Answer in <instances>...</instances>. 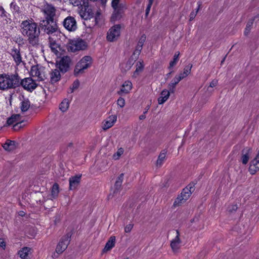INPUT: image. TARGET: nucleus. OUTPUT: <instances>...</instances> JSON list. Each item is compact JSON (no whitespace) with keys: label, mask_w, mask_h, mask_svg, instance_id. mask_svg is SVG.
<instances>
[{"label":"nucleus","mask_w":259,"mask_h":259,"mask_svg":"<svg viewBox=\"0 0 259 259\" xmlns=\"http://www.w3.org/2000/svg\"><path fill=\"white\" fill-rule=\"evenodd\" d=\"M237 208H238V207L236 204L232 205L228 207V211L232 213V212L236 211L237 210Z\"/></svg>","instance_id":"nucleus-51"},{"label":"nucleus","mask_w":259,"mask_h":259,"mask_svg":"<svg viewBox=\"0 0 259 259\" xmlns=\"http://www.w3.org/2000/svg\"><path fill=\"white\" fill-rule=\"evenodd\" d=\"M192 193V192L190 191L188 188L185 187L183 189L182 192L180 195L183 196V198H184V201H186L189 198Z\"/></svg>","instance_id":"nucleus-37"},{"label":"nucleus","mask_w":259,"mask_h":259,"mask_svg":"<svg viewBox=\"0 0 259 259\" xmlns=\"http://www.w3.org/2000/svg\"><path fill=\"white\" fill-rule=\"evenodd\" d=\"M123 149L122 148H119L118 151L113 155L114 159H118L119 157L123 153Z\"/></svg>","instance_id":"nucleus-44"},{"label":"nucleus","mask_w":259,"mask_h":259,"mask_svg":"<svg viewBox=\"0 0 259 259\" xmlns=\"http://www.w3.org/2000/svg\"><path fill=\"white\" fill-rule=\"evenodd\" d=\"M42 20L40 21L39 24V28L44 30V31L48 34H52L58 30V26L56 21L49 22Z\"/></svg>","instance_id":"nucleus-9"},{"label":"nucleus","mask_w":259,"mask_h":259,"mask_svg":"<svg viewBox=\"0 0 259 259\" xmlns=\"http://www.w3.org/2000/svg\"><path fill=\"white\" fill-rule=\"evenodd\" d=\"M60 59L56 62V66L59 69L60 71L63 73H65L68 71L70 69V66L71 62V60L70 57L68 56L61 55L58 57Z\"/></svg>","instance_id":"nucleus-7"},{"label":"nucleus","mask_w":259,"mask_h":259,"mask_svg":"<svg viewBox=\"0 0 259 259\" xmlns=\"http://www.w3.org/2000/svg\"><path fill=\"white\" fill-rule=\"evenodd\" d=\"M146 35L145 34H143L141 36V38H140L138 45H141L142 47H143V46L144 45V43L146 41Z\"/></svg>","instance_id":"nucleus-49"},{"label":"nucleus","mask_w":259,"mask_h":259,"mask_svg":"<svg viewBox=\"0 0 259 259\" xmlns=\"http://www.w3.org/2000/svg\"><path fill=\"white\" fill-rule=\"evenodd\" d=\"M121 26L119 24L114 25L109 29L107 34L108 41L112 42L116 40L120 35Z\"/></svg>","instance_id":"nucleus-10"},{"label":"nucleus","mask_w":259,"mask_h":259,"mask_svg":"<svg viewBox=\"0 0 259 259\" xmlns=\"http://www.w3.org/2000/svg\"><path fill=\"white\" fill-rule=\"evenodd\" d=\"M179 52H177L175 54L172 61H171L169 63V65L168 67V69H171V68L177 64L179 60Z\"/></svg>","instance_id":"nucleus-33"},{"label":"nucleus","mask_w":259,"mask_h":259,"mask_svg":"<svg viewBox=\"0 0 259 259\" xmlns=\"http://www.w3.org/2000/svg\"><path fill=\"white\" fill-rule=\"evenodd\" d=\"M142 48H143V47H142L141 45H138L136 47V49L135 51L134 52V53H136L137 54H138V56H139L140 53L141 52V50L142 49Z\"/></svg>","instance_id":"nucleus-55"},{"label":"nucleus","mask_w":259,"mask_h":259,"mask_svg":"<svg viewBox=\"0 0 259 259\" xmlns=\"http://www.w3.org/2000/svg\"><path fill=\"white\" fill-rule=\"evenodd\" d=\"M81 175H77L72 176L69 178V187L70 190H74L77 189L80 184Z\"/></svg>","instance_id":"nucleus-13"},{"label":"nucleus","mask_w":259,"mask_h":259,"mask_svg":"<svg viewBox=\"0 0 259 259\" xmlns=\"http://www.w3.org/2000/svg\"><path fill=\"white\" fill-rule=\"evenodd\" d=\"M115 236H112L110 237L108 241L106 243L105 247L104 248L103 251L106 252L111 249L115 245Z\"/></svg>","instance_id":"nucleus-23"},{"label":"nucleus","mask_w":259,"mask_h":259,"mask_svg":"<svg viewBox=\"0 0 259 259\" xmlns=\"http://www.w3.org/2000/svg\"><path fill=\"white\" fill-rule=\"evenodd\" d=\"M132 88V82L128 80L125 81L122 85L120 90L117 92V94L119 95H122L123 94H128Z\"/></svg>","instance_id":"nucleus-17"},{"label":"nucleus","mask_w":259,"mask_h":259,"mask_svg":"<svg viewBox=\"0 0 259 259\" xmlns=\"http://www.w3.org/2000/svg\"><path fill=\"white\" fill-rule=\"evenodd\" d=\"M152 4L153 3H150L148 2V4L147 6V8H146V9L145 11V17H147L149 15V13L150 11L151 7V6L152 5Z\"/></svg>","instance_id":"nucleus-53"},{"label":"nucleus","mask_w":259,"mask_h":259,"mask_svg":"<svg viewBox=\"0 0 259 259\" xmlns=\"http://www.w3.org/2000/svg\"><path fill=\"white\" fill-rule=\"evenodd\" d=\"M14 122H15V120L13 119V118L10 117L7 119V124L8 125H10L13 124Z\"/></svg>","instance_id":"nucleus-57"},{"label":"nucleus","mask_w":259,"mask_h":259,"mask_svg":"<svg viewBox=\"0 0 259 259\" xmlns=\"http://www.w3.org/2000/svg\"><path fill=\"white\" fill-rule=\"evenodd\" d=\"M21 32L24 36L28 37V43L33 47L40 46V28L33 19L23 21L21 24Z\"/></svg>","instance_id":"nucleus-1"},{"label":"nucleus","mask_w":259,"mask_h":259,"mask_svg":"<svg viewBox=\"0 0 259 259\" xmlns=\"http://www.w3.org/2000/svg\"><path fill=\"white\" fill-rule=\"evenodd\" d=\"M20 109L22 112L27 111L30 106V102L28 98L24 99L21 103Z\"/></svg>","instance_id":"nucleus-30"},{"label":"nucleus","mask_w":259,"mask_h":259,"mask_svg":"<svg viewBox=\"0 0 259 259\" xmlns=\"http://www.w3.org/2000/svg\"><path fill=\"white\" fill-rule=\"evenodd\" d=\"M120 191H121V190H117L116 188H114L112 196L116 197L117 196V195L119 194Z\"/></svg>","instance_id":"nucleus-61"},{"label":"nucleus","mask_w":259,"mask_h":259,"mask_svg":"<svg viewBox=\"0 0 259 259\" xmlns=\"http://www.w3.org/2000/svg\"><path fill=\"white\" fill-rule=\"evenodd\" d=\"M251 151V149L249 147H245L242 150L241 160L243 164L245 165L248 163Z\"/></svg>","instance_id":"nucleus-15"},{"label":"nucleus","mask_w":259,"mask_h":259,"mask_svg":"<svg viewBox=\"0 0 259 259\" xmlns=\"http://www.w3.org/2000/svg\"><path fill=\"white\" fill-rule=\"evenodd\" d=\"M18 87V74H0V89L6 90Z\"/></svg>","instance_id":"nucleus-2"},{"label":"nucleus","mask_w":259,"mask_h":259,"mask_svg":"<svg viewBox=\"0 0 259 259\" xmlns=\"http://www.w3.org/2000/svg\"><path fill=\"white\" fill-rule=\"evenodd\" d=\"M181 77H179L177 75L171 81L168 85V89L171 93L175 92L176 85L181 80Z\"/></svg>","instance_id":"nucleus-22"},{"label":"nucleus","mask_w":259,"mask_h":259,"mask_svg":"<svg viewBox=\"0 0 259 259\" xmlns=\"http://www.w3.org/2000/svg\"><path fill=\"white\" fill-rule=\"evenodd\" d=\"M133 65L134 63L132 62L130 60H128L126 63L121 64L120 65V67L122 71H123V69L124 70V71H126L127 70H129Z\"/></svg>","instance_id":"nucleus-36"},{"label":"nucleus","mask_w":259,"mask_h":259,"mask_svg":"<svg viewBox=\"0 0 259 259\" xmlns=\"http://www.w3.org/2000/svg\"><path fill=\"white\" fill-rule=\"evenodd\" d=\"M184 198H183V196L181 195H179L178 197L175 199L174 204L173 206L176 207L178 206H179L181 203H183V202H185Z\"/></svg>","instance_id":"nucleus-41"},{"label":"nucleus","mask_w":259,"mask_h":259,"mask_svg":"<svg viewBox=\"0 0 259 259\" xmlns=\"http://www.w3.org/2000/svg\"><path fill=\"white\" fill-rule=\"evenodd\" d=\"M64 27L69 31H74L77 29V24L75 18L72 16L67 17L63 21Z\"/></svg>","instance_id":"nucleus-11"},{"label":"nucleus","mask_w":259,"mask_h":259,"mask_svg":"<svg viewBox=\"0 0 259 259\" xmlns=\"http://www.w3.org/2000/svg\"><path fill=\"white\" fill-rule=\"evenodd\" d=\"M166 153L167 151L166 150L161 151L156 161L157 166L160 167L163 164L164 161L165 160Z\"/></svg>","instance_id":"nucleus-27"},{"label":"nucleus","mask_w":259,"mask_h":259,"mask_svg":"<svg viewBox=\"0 0 259 259\" xmlns=\"http://www.w3.org/2000/svg\"><path fill=\"white\" fill-rule=\"evenodd\" d=\"M73 233V230H71L61 237L56 248V251L58 254L62 253L67 248Z\"/></svg>","instance_id":"nucleus-6"},{"label":"nucleus","mask_w":259,"mask_h":259,"mask_svg":"<svg viewBox=\"0 0 259 259\" xmlns=\"http://www.w3.org/2000/svg\"><path fill=\"white\" fill-rule=\"evenodd\" d=\"M197 4H198L197 8L195 11H192L190 14V16H189L190 17V18H189L190 21H192L195 18L198 11L200 9L201 7L202 2H201V1L198 2Z\"/></svg>","instance_id":"nucleus-34"},{"label":"nucleus","mask_w":259,"mask_h":259,"mask_svg":"<svg viewBox=\"0 0 259 259\" xmlns=\"http://www.w3.org/2000/svg\"><path fill=\"white\" fill-rule=\"evenodd\" d=\"M258 17H259V15H257L255 16H254L253 18L249 20V21L247 22V23L246 24V27L245 28L244 32V35L245 36L248 35V34L249 33L250 30L252 28L254 21L255 20L256 18H257Z\"/></svg>","instance_id":"nucleus-26"},{"label":"nucleus","mask_w":259,"mask_h":259,"mask_svg":"<svg viewBox=\"0 0 259 259\" xmlns=\"http://www.w3.org/2000/svg\"><path fill=\"white\" fill-rule=\"evenodd\" d=\"M122 13L121 9L114 10L111 17V21L114 23L116 21L120 19L122 17Z\"/></svg>","instance_id":"nucleus-25"},{"label":"nucleus","mask_w":259,"mask_h":259,"mask_svg":"<svg viewBox=\"0 0 259 259\" xmlns=\"http://www.w3.org/2000/svg\"><path fill=\"white\" fill-rule=\"evenodd\" d=\"M192 67V64L189 63L185 67L183 72H181L178 76L181 77V79H183L190 73Z\"/></svg>","instance_id":"nucleus-28"},{"label":"nucleus","mask_w":259,"mask_h":259,"mask_svg":"<svg viewBox=\"0 0 259 259\" xmlns=\"http://www.w3.org/2000/svg\"><path fill=\"white\" fill-rule=\"evenodd\" d=\"M177 236L173 239L170 243V246L174 251L177 250L179 248V244L181 243V240L180 239V233L178 230L176 231Z\"/></svg>","instance_id":"nucleus-20"},{"label":"nucleus","mask_w":259,"mask_h":259,"mask_svg":"<svg viewBox=\"0 0 259 259\" xmlns=\"http://www.w3.org/2000/svg\"><path fill=\"white\" fill-rule=\"evenodd\" d=\"M170 92L169 91V90H167L165 89L161 92L160 95L161 96L164 97L165 98H166V99H168L169 96Z\"/></svg>","instance_id":"nucleus-48"},{"label":"nucleus","mask_w":259,"mask_h":259,"mask_svg":"<svg viewBox=\"0 0 259 259\" xmlns=\"http://www.w3.org/2000/svg\"><path fill=\"white\" fill-rule=\"evenodd\" d=\"M49 46H56V42L55 40H54V39L50 36L49 37Z\"/></svg>","instance_id":"nucleus-56"},{"label":"nucleus","mask_w":259,"mask_h":259,"mask_svg":"<svg viewBox=\"0 0 259 259\" xmlns=\"http://www.w3.org/2000/svg\"><path fill=\"white\" fill-rule=\"evenodd\" d=\"M10 8L13 10V13L14 14L17 13V14H19L21 12L20 7L15 2H12L11 3Z\"/></svg>","instance_id":"nucleus-39"},{"label":"nucleus","mask_w":259,"mask_h":259,"mask_svg":"<svg viewBox=\"0 0 259 259\" xmlns=\"http://www.w3.org/2000/svg\"><path fill=\"white\" fill-rule=\"evenodd\" d=\"M144 69L143 62L138 61L136 64V69L134 71L133 76L137 77L140 72H142Z\"/></svg>","instance_id":"nucleus-29"},{"label":"nucleus","mask_w":259,"mask_h":259,"mask_svg":"<svg viewBox=\"0 0 259 259\" xmlns=\"http://www.w3.org/2000/svg\"><path fill=\"white\" fill-rule=\"evenodd\" d=\"M117 120V116L116 115H111L108 118V120L105 121L103 126L104 130H107L109 128L111 127L114 122Z\"/></svg>","instance_id":"nucleus-19"},{"label":"nucleus","mask_w":259,"mask_h":259,"mask_svg":"<svg viewBox=\"0 0 259 259\" xmlns=\"http://www.w3.org/2000/svg\"><path fill=\"white\" fill-rule=\"evenodd\" d=\"M59 193V186L58 184L55 183L53 184L51 189V196L53 199H56Z\"/></svg>","instance_id":"nucleus-31"},{"label":"nucleus","mask_w":259,"mask_h":259,"mask_svg":"<svg viewBox=\"0 0 259 259\" xmlns=\"http://www.w3.org/2000/svg\"><path fill=\"white\" fill-rule=\"evenodd\" d=\"M69 101L67 99H65L63 100V101L60 104L59 109L62 112H65L69 107Z\"/></svg>","instance_id":"nucleus-35"},{"label":"nucleus","mask_w":259,"mask_h":259,"mask_svg":"<svg viewBox=\"0 0 259 259\" xmlns=\"http://www.w3.org/2000/svg\"><path fill=\"white\" fill-rule=\"evenodd\" d=\"M18 144L15 141L7 140L3 145L4 149L8 151H12L15 150Z\"/></svg>","instance_id":"nucleus-18"},{"label":"nucleus","mask_w":259,"mask_h":259,"mask_svg":"<svg viewBox=\"0 0 259 259\" xmlns=\"http://www.w3.org/2000/svg\"><path fill=\"white\" fill-rule=\"evenodd\" d=\"M117 104L120 107L122 108L125 105V100L123 98L119 97L117 101Z\"/></svg>","instance_id":"nucleus-47"},{"label":"nucleus","mask_w":259,"mask_h":259,"mask_svg":"<svg viewBox=\"0 0 259 259\" xmlns=\"http://www.w3.org/2000/svg\"><path fill=\"white\" fill-rule=\"evenodd\" d=\"M168 99L165 98L164 97L160 96L158 98V102L159 104H163Z\"/></svg>","instance_id":"nucleus-54"},{"label":"nucleus","mask_w":259,"mask_h":259,"mask_svg":"<svg viewBox=\"0 0 259 259\" xmlns=\"http://www.w3.org/2000/svg\"><path fill=\"white\" fill-rule=\"evenodd\" d=\"M18 122H17L16 124H15L13 126V130L14 131H18L20 129V127L19 126Z\"/></svg>","instance_id":"nucleus-63"},{"label":"nucleus","mask_w":259,"mask_h":259,"mask_svg":"<svg viewBox=\"0 0 259 259\" xmlns=\"http://www.w3.org/2000/svg\"><path fill=\"white\" fill-rule=\"evenodd\" d=\"M138 54H137L136 53H133L132 55L128 59V60L134 64L135 62L138 59Z\"/></svg>","instance_id":"nucleus-46"},{"label":"nucleus","mask_w":259,"mask_h":259,"mask_svg":"<svg viewBox=\"0 0 259 259\" xmlns=\"http://www.w3.org/2000/svg\"><path fill=\"white\" fill-rule=\"evenodd\" d=\"M93 63V59L90 56H84L79 62H78L74 69V75L77 77L79 74L85 72V70L90 68Z\"/></svg>","instance_id":"nucleus-3"},{"label":"nucleus","mask_w":259,"mask_h":259,"mask_svg":"<svg viewBox=\"0 0 259 259\" xmlns=\"http://www.w3.org/2000/svg\"><path fill=\"white\" fill-rule=\"evenodd\" d=\"M218 81L217 79H213L210 83L209 87L213 88L218 84Z\"/></svg>","instance_id":"nucleus-58"},{"label":"nucleus","mask_w":259,"mask_h":259,"mask_svg":"<svg viewBox=\"0 0 259 259\" xmlns=\"http://www.w3.org/2000/svg\"><path fill=\"white\" fill-rule=\"evenodd\" d=\"M29 251V248L28 247H24L22 250H20L18 252L20 257L21 258L26 259V257L28 255V252Z\"/></svg>","instance_id":"nucleus-38"},{"label":"nucleus","mask_w":259,"mask_h":259,"mask_svg":"<svg viewBox=\"0 0 259 259\" xmlns=\"http://www.w3.org/2000/svg\"><path fill=\"white\" fill-rule=\"evenodd\" d=\"M50 47L52 52H53L57 57L61 55V53L59 52V51L57 50V48H59L60 51L61 50V49L60 46L57 44H56V46H50Z\"/></svg>","instance_id":"nucleus-40"},{"label":"nucleus","mask_w":259,"mask_h":259,"mask_svg":"<svg viewBox=\"0 0 259 259\" xmlns=\"http://www.w3.org/2000/svg\"><path fill=\"white\" fill-rule=\"evenodd\" d=\"M133 226L134 224L132 223L127 225L124 228L125 232L130 233L133 229Z\"/></svg>","instance_id":"nucleus-50"},{"label":"nucleus","mask_w":259,"mask_h":259,"mask_svg":"<svg viewBox=\"0 0 259 259\" xmlns=\"http://www.w3.org/2000/svg\"><path fill=\"white\" fill-rule=\"evenodd\" d=\"M259 170V150L256 157L251 161L249 167V171L251 175L255 174Z\"/></svg>","instance_id":"nucleus-14"},{"label":"nucleus","mask_w":259,"mask_h":259,"mask_svg":"<svg viewBox=\"0 0 259 259\" xmlns=\"http://www.w3.org/2000/svg\"><path fill=\"white\" fill-rule=\"evenodd\" d=\"M124 174H121L117 178L116 181L114 184V188H116L117 190L122 189V183L123 180Z\"/></svg>","instance_id":"nucleus-32"},{"label":"nucleus","mask_w":259,"mask_h":259,"mask_svg":"<svg viewBox=\"0 0 259 259\" xmlns=\"http://www.w3.org/2000/svg\"><path fill=\"white\" fill-rule=\"evenodd\" d=\"M44 13L45 15V20L44 21L49 22L55 21L54 17L56 15V10L53 7H48L44 10Z\"/></svg>","instance_id":"nucleus-12"},{"label":"nucleus","mask_w":259,"mask_h":259,"mask_svg":"<svg viewBox=\"0 0 259 259\" xmlns=\"http://www.w3.org/2000/svg\"><path fill=\"white\" fill-rule=\"evenodd\" d=\"M67 149L70 150V151L72 152L73 150V144L72 143H69L67 146Z\"/></svg>","instance_id":"nucleus-62"},{"label":"nucleus","mask_w":259,"mask_h":259,"mask_svg":"<svg viewBox=\"0 0 259 259\" xmlns=\"http://www.w3.org/2000/svg\"><path fill=\"white\" fill-rule=\"evenodd\" d=\"M80 84V82L78 79H76L73 82L72 85L70 87V93H72L74 91L78 88Z\"/></svg>","instance_id":"nucleus-43"},{"label":"nucleus","mask_w":259,"mask_h":259,"mask_svg":"<svg viewBox=\"0 0 259 259\" xmlns=\"http://www.w3.org/2000/svg\"><path fill=\"white\" fill-rule=\"evenodd\" d=\"M197 181L195 180L194 181L190 183L188 186H187L186 187L188 188V190H190V191H192V192L194 191V187L195 185L197 184Z\"/></svg>","instance_id":"nucleus-45"},{"label":"nucleus","mask_w":259,"mask_h":259,"mask_svg":"<svg viewBox=\"0 0 259 259\" xmlns=\"http://www.w3.org/2000/svg\"><path fill=\"white\" fill-rule=\"evenodd\" d=\"M18 75V87L21 85L25 90L32 92L37 87L38 84L31 77L25 78L20 81Z\"/></svg>","instance_id":"nucleus-8"},{"label":"nucleus","mask_w":259,"mask_h":259,"mask_svg":"<svg viewBox=\"0 0 259 259\" xmlns=\"http://www.w3.org/2000/svg\"><path fill=\"white\" fill-rule=\"evenodd\" d=\"M68 44L69 45L68 50L72 52H75L79 50H84L88 47L87 42L79 38L69 39Z\"/></svg>","instance_id":"nucleus-5"},{"label":"nucleus","mask_w":259,"mask_h":259,"mask_svg":"<svg viewBox=\"0 0 259 259\" xmlns=\"http://www.w3.org/2000/svg\"><path fill=\"white\" fill-rule=\"evenodd\" d=\"M10 54L13 58L17 65H19L22 62L20 49L13 48L12 49Z\"/></svg>","instance_id":"nucleus-16"},{"label":"nucleus","mask_w":259,"mask_h":259,"mask_svg":"<svg viewBox=\"0 0 259 259\" xmlns=\"http://www.w3.org/2000/svg\"><path fill=\"white\" fill-rule=\"evenodd\" d=\"M11 117L12 118H13V119L15 120V122H17L19 120L20 115V114H13Z\"/></svg>","instance_id":"nucleus-59"},{"label":"nucleus","mask_w":259,"mask_h":259,"mask_svg":"<svg viewBox=\"0 0 259 259\" xmlns=\"http://www.w3.org/2000/svg\"><path fill=\"white\" fill-rule=\"evenodd\" d=\"M89 0H83V6L84 7V8H89Z\"/></svg>","instance_id":"nucleus-64"},{"label":"nucleus","mask_w":259,"mask_h":259,"mask_svg":"<svg viewBox=\"0 0 259 259\" xmlns=\"http://www.w3.org/2000/svg\"><path fill=\"white\" fill-rule=\"evenodd\" d=\"M30 75L32 76H37L40 80H44L40 71L38 69V65H33L31 68Z\"/></svg>","instance_id":"nucleus-24"},{"label":"nucleus","mask_w":259,"mask_h":259,"mask_svg":"<svg viewBox=\"0 0 259 259\" xmlns=\"http://www.w3.org/2000/svg\"><path fill=\"white\" fill-rule=\"evenodd\" d=\"M60 70L56 69L52 71L51 74V80L50 82L52 84H54L55 83L59 81L61 79V75H60Z\"/></svg>","instance_id":"nucleus-21"},{"label":"nucleus","mask_w":259,"mask_h":259,"mask_svg":"<svg viewBox=\"0 0 259 259\" xmlns=\"http://www.w3.org/2000/svg\"><path fill=\"white\" fill-rule=\"evenodd\" d=\"M0 16L3 17L7 18L8 16L6 14V12L2 6H0Z\"/></svg>","instance_id":"nucleus-52"},{"label":"nucleus","mask_w":259,"mask_h":259,"mask_svg":"<svg viewBox=\"0 0 259 259\" xmlns=\"http://www.w3.org/2000/svg\"><path fill=\"white\" fill-rule=\"evenodd\" d=\"M94 15L92 9L85 8V11L81 16L85 20L84 24L86 27L92 28L98 23L97 16H94Z\"/></svg>","instance_id":"nucleus-4"},{"label":"nucleus","mask_w":259,"mask_h":259,"mask_svg":"<svg viewBox=\"0 0 259 259\" xmlns=\"http://www.w3.org/2000/svg\"><path fill=\"white\" fill-rule=\"evenodd\" d=\"M0 247L5 249L6 247V242L2 238H0Z\"/></svg>","instance_id":"nucleus-60"},{"label":"nucleus","mask_w":259,"mask_h":259,"mask_svg":"<svg viewBox=\"0 0 259 259\" xmlns=\"http://www.w3.org/2000/svg\"><path fill=\"white\" fill-rule=\"evenodd\" d=\"M120 0H112L111 3L112 7L114 10L121 9L122 4H119Z\"/></svg>","instance_id":"nucleus-42"}]
</instances>
